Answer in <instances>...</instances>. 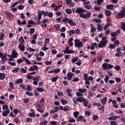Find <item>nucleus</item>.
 <instances>
[{
    "instance_id": "obj_1",
    "label": "nucleus",
    "mask_w": 125,
    "mask_h": 125,
    "mask_svg": "<svg viewBox=\"0 0 125 125\" xmlns=\"http://www.w3.org/2000/svg\"><path fill=\"white\" fill-rule=\"evenodd\" d=\"M106 37H103L101 42H100V43L99 44V47L102 48L104 47L107 44L108 41L106 40Z\"/></svg>"
},
{
    "instance_id": "obj_2",
    "label": "nucleus",
    "mask_w": 125,
    "mask_h": 125,
    "mask_svg": "<svg viewBox=\"0 0 125 125\" xmlns=\"http://www.w3.org/2000/svg\"><path fill=\"white\" fill-rule=\"evenodd\" d=\"M102 67L103 68L104 70H108V69H112V68L114 67V65L110 63L104 62L102 65Z\"/></svg>"
},
{
    "instance_id": "obj_3",
    "label": "nucleus",
    "mask_w": 125,
    "mask_h": 125,
    "mask_svg": "<svg viewBox=\"0 0 125 125\" xmlns=\"http://www.w3.org/2000/svg\"><path fill=\"white\" fill-rule=\"evenodd\" d=\"M117 15L119 18H124L125 17V8L122 7V9L117 14Z\"/></svg>"
},
{
    "instance_id": "obj_4",
    "label": "nucleus",
    "mask_w": 125,
    "mask_h": 125,
    "mask_svg": "<svg viewBox=\"0 0 125 125\" xmlns=\"http://www.w3.org/2000/svg\"><path fill=\"white\" fill-rule=\"evenodd\" d=\"M74 44L75 47H78V48H81V47H83V42H81L79 40H75Z\"/></svg>"
},
{
    "instance_id": "obj_5",
    "label": "nucleus",
    "mask_w": 125,
    "mask_h": 125,
    "mask_svg": "<svg viewBox=\"0 0 125 125\" xmlns=\"http://www.w3.org/2000/svg\"><path fill=\"white\" fill-rule=\"evenodd\" d=\"M90 15H91V13H87L86 14L83 13L80 14V17L83 18L84 19L89 18V17H90Z\"/></svg>"
},
{
    "instance_id": "obj_6",
    "label": "nucleus",
    "mask_w": 125,
    "mask_h": 125,
    "mask_svg": "<svg viewBox=\"0 0 125 125\" xmlns=\"http://www.w3.org/2000/svg\"><path fill=\"white\" fill-rule=\"evenodd\" d=\"M44 101L45 100L44 99H42L37 104L38 108H41L42 107H43V103H44Z\"/></svg>"
},
{
    "instance_id": "obj_7",
    "label": "nucleus",
    "mask_w": 125,
    "mask_h": 125,
    "mask_svg": "<svg viewBox=\"0 0 125 125\" xmlns=\"http://www.w3.org/2000/svg\"><path fill=\"white\" fill-rule=\"evenodd\" d=\"M38 69V66L34 65V66H30V67L28 69V70L30 72H33L34 71H37Z\"/></svg>"
},
{
    "instance_id": "obj_8",
    "label": "nucleus",
    "mask_w": 125,
    "mask_h": 125,
    "mask_svg": "<svg viewBox=\"0 0 125 125\" xmlns=\"http://www.w3.org/2000/svg\"><path fill=\"white\" fill-rule=\"evenodd\" d=\"M76 12L77 13H83V12H85V10L83 9V8L82 7H78L76 10Z\"/></svg>"
},
{
    "instance_id": "obj_9",
    "label": "nucleus",
    "mask_w": 125,
    "mask_h": 125,
    "mask_svg": "<svg viewBox=\"0 0 125 125\" xmlns=\"http://www.w3.org/2000/svg\"><path fill=\"white\" fill-rule=\"evenodd\" d=\"M69 46H67L65 48V50L63 51V52L65 53H66V54H70L71 53H73L74 51L69 50Z\"/></svg>"
},
{
    "instance_id": "obj_10",
    "label": "nucleus",
    "mask_w": 125,
    "mask_h": 125,
    "mask_svg": "<svg viewBox=\"0 0 125 125\" xmlns=\"http://www.w3.org/2000/svg\"><path fill=\"white\" fill-rule=\"evenodd\" d=\"M72 91H73L72 89H66L67 95L69 96V97H72V96H73V94H72Z\"/></svg>"
},
{
    "instance_id": "obj_11",
    "label": "nucleus",
    "mask_w": 125,
    "mask_h": 125,
    "mask_svg": "<svg viewBox=\"0 0 125 125\" xmlns=\"http://www.w3.org/2000/svg\"><path fill=\"white\" fill-rule=\"evenodd\" d=\"M10 113V110H5L2 113L3 117H7V115Z\"/></svg>"
},
{
    "instance_id": "obj_12",
    "label": "nucleus",
    "mask_w": 125,
    "mask_h": 125,
    "mask_svg": "<svg viewBox=\"0 0 125 125\" xmlns=\"http://www.w3.org/2000/svg\"><path fill=\"white\" fill-rule=\"evenodd\" d=\"M68 24H69L70 26H71V27H73L74 26H76V25H77V24L76 23V22H75L74 21H73L72 19H70L69 21H68Z\"/></svg>"
},
{
    "instance_id": "obj_13",
    "label": "nucleus",
    "mask_w": 125,
    "mask_h": 125,
    "mask_svg": "<svg viewBox=\"0 0 125 125\" xmlns=\"http://www.w3.org/2000/svg\"><path fill=\"white\" fill-rule=\"evenodd\" d=\"M114 4H108L106 6V7L107 9H110L111 10H114Z\"/></svg>"
},
{
    "instance_id": "obj_14",
    "label": "nucleus",
    "mask_w": 125,
    "mask_h": 125,
    "mask_svg": "<svg viewBox=\"0 0 125 125\" xmlns=\"http://www.w3.org/2000/svg\"><path fill=\"white\" fill-rule=\"evenodd\" d=\"M117 36H118V35L116 34V32L111 34V37L113 38L111 39L112 42H114V41H116V40H117V38L116 37Z\"/></svg>"
},
{
    "instance_id": "obj_15",
    "label": "nucleus",
    "mask_w": 125,
    "mask_h": 125,
    "mask_svg": "<svg viewBox=\"0 0 125 125\" xmlns=\"http://www.w3.org/2000/svg\"><path fill=\"white\" fill-rule=\"evenodd\" d=\"M107 99H108L107 97H104L103 99L101 100V103H102L103 105H105V104H106Z\"/></svg>"
},
{
    "instance_id": "obj_16",
    "label": "nucleus",
    "mask_w": 125,
    "mask_h": 125,
    "mask_svg": "<svg viewBox=\"0 0 125 125\" xmlns=\"http://www.w3.org/2000/svg\"><path fill=\"white\" fill-rule=\"evenodd\" d=\"M77 101H78V102L83 103V102L85 101V99H84L83 97H78L77 98Z\"/></svg>"
},
{
    "instance_id": "obj_17",
    "label": "nucleus",
    "mask_w": 125,
    "mask_h": 125,
    "mask_svg": "<svg viewBox=\"0 0 125 125\" xmlns=\"http://www.w3.org/2000/svg\"><path fill=\"white\" fill-rule=\"evenodd\" d=\"M19 48L21 51H24V50H25V46L22 43L19 44Z\"/></svg>"
},
{
    "instance_id": "obj_18",
    "label": "nucleus",
    "mask_w": 125,
    "mask_h": 125,
    "mask_svg": "<svg viewBox=\"0 0 125 125\" xmlns=\"http://www.w3.org/2000/svg\"><path fill=\"white\" fill-rule=\"evenodd\" d=\"M67 80H71L72 77H74V74L72 72H69L67 74Z\"/></svg>"
},
{
    "instance_id": "obj_19",
    "label": "nucleus",
    "mask_w": 125,
    "mask_h": 125,
    "mask_svg": "<svg viewBox=\"0 0 125 125\" xmlns=\"http://www.w3.org/2000/svg\"><path fill=\"white\" fill-rule=\"evenodd\" d=\"M90 27H91V32L95 33V32H96V28L94 27V25H93V24H91Z\"/></svg>"
},
{
    "instance_id": "obj_20",
    "label": "nucleus",
    "mask_w": 125,
    "mask_h": 125,
    "mask_svg": "<svg viewBox=\"0 0 125 125\" xmlns=\"http://www.w3.org/2000/svg\"><path fill=\"white\" fill-rule=\"evenodd\" d=\"M73 41H74V39L71 38L68 41V42H69V46H70V47H72V46L74 45V43L73 42Z\"/></svg>"
},
{
    "instance_id": "obj_21",
    "label": "nucleus",
    "mask_w": 125,
    "mask_h": 125,
    "mask_svg": "<svg viewBox=\"0 0 125 125\" xmlns=\"http://www.w3.org/2000/svg\"><path fill=\"white\" fill-rule=\"evenodd\" d=\"M12 57H13V58H17V52H16V51H15V50H13L12 51Z\"/></svg>"
},
{
    "instance_id": "obj_22",
    "label": "nucleus",
    "mask_w": 125,
    "mask_h": 125,
    "mask_svg": "<svg viewBox=\"0 0 125 125\" xmlns=\"http://www.w3.org/2000/svg\"><path fill=\"white\" fill-rule=\"evenodd\" d=\"M69 21H70V19L68 18L67 17H65L62 20V23H69Z\"/></svg>"
},
{
    "instance_id": "obj_23",
    "label": "nucleus",
    "mask_w": 125,
    "mask_h": 125,
    "mask_svg": "<svg viewBox=\"0 0 125 125\" xmlns=\"http://www.w3.org/2000/svg\"><path fill=\"white\" fill-rule=\"evenodd\" d=\"M33 81V84H34V85H38V81H40V79L34 78Z\"/></svg>"
},
{
    "instance_id": "obj_24",
    "label": "nucleus",
    "mask_w": 125,
    "mask_h": 125,
    "mask_svg": "<svg viewBox=\"0 0 125 125\" xmlns=\"http://www.w3.org/2000/svg\"><path fill=\"white\" fill-rule=\"evenodd\" d=\"M55 110H51L50 111V114H54V113H56V112H58V110H59V108L58 107H54Z\"/></svg>"
},
{
    "instance_id": "obj_25",
    "label": "nucleus",
    "mask_w": 125,
    "mask_h": 125,
    "mask_svg": "<svg viewBox=\"0 0 125 125\" xmlns=\"http://www.w3.org/2000/svg\"><path fill=\"white\" fill-rule=\"evenodd\" d=\"M97 27L98 32H100V31H102V30H103V27L100 24H98Z\"/></svg>"
},
{
    "instance_id": "obj_26",
    "label": "nucleus",
    "mask_w": 125,
    "mask_h": 125,
    "mask_svg": "<svg viewBox=\"0 0 125 125\" xmlns=\"http://www.w3.org/2000/svg\"><path fill=\"white\" fill-rule=\"evenodd\" d=\"M87 89H86V88H79V89H78V91L79 92H81V93H82V94H83V93H84V92H86V91H87Z\"/></svg>"
},
{
    "instance_id": "obj_27",
    "label": "nucleus",
    "mask_w": 125,
    "mask_h": 125,
    "mask_svg": "<svg viewBox=\"0 0 125 125\" xmlns=\"http://www.w3.org/2000/svg\"><path fill=\"white\" fill-rule=\"evenodd\" d=\"M104 13L106 16H111V15H112V12L110 11H109L108 10H106L104 11Z\"/></svg>"
},
{
    "instance_id": "obj_28",
    "label": "nucleus",
    "mask_w": 125,
    "mask_h": 125,
    "mask_svg": "<svg viewBox=\"0 0 125 125\" xmlns=\"http://www.w3.org/2000/svg\"><path fill=\"white\" fill-rule=\"evenodd\" d=\"M61 102L62 103V104L63 105H66V104H68V101L64 99H62L61 100Z\"/></svg>"
},
{
    "instance_id": "obj_29",
    "label": "nucleus",
    "mask_w": 125,
    "mask_h": 125,
    "mask_svg": "<svg viewBox=\"0 0 125 125\" xmlns=\"http://www.w3.org/2000/svg\"><path fill=\"white\" fill-rule=\"evenodd\" d=\"M32 89L33 88L31 86V85L29 84L27 85L26 88H25V90H27V91H31Z\"/></svg>"
},
{
    "instance_id": "obj_30",
    "label": "nucleus",
    "mask_w": 125,
    "mask_h": 125,
    "mask_svg": "<svg viewBox=\"0 0 125 125\" xmlns=\"http://www.w3.org/2000/svg\"><path fill=\"white\" fill-rule=\"evenodd\" d=\"M36 89L39 92H43V91H45L44 89H43L42 87H37V88H36Z\"/></svg>"
},
{
    "instance_id": "obj_31",
    "label": "nucleus",
    "mask_w": 125,
    "mask_h": 125,
    "mask_svg": "<svg viewBox=\"0 0 125 125\" xmlns=\"http://www.w3.org/2000/svg\"><path fill=\"white\" fill-rule=\"evenodd\" d=\"M36 32V29L34 28H32L30 29L29 34L30 35H33Z\"/></svg>"
},
{
    "instance_id": "obj_32",
    "label": "nucleus",
    "mask_w": 125,
    "mask_h": 125,
    "mask_svg": "<svg viewBox=\"0 0 125 125\" xmlns=\"http://www.w3.org/2000/svg\"><path fill=\"white\" fill-rule=\"evenodd\" d=\"M23 83V79L21 78L16 81V84H19L20 83Z\"/></svg>"
},
{
    "instance_id": "obj_33",
    "label": "nucleus",
    "mask_w": 125,
    "mask_h": 125,
    "mask_svg": "<svg viewBox=\"0 0 125 125\" xmlns=\"http://www.w3.org/2000/svg\"><path fill=\"white\" fill-rule=\"evenodd\" d=\"M75 33H76V31H75V30H70L69 33V35L70 37H72V36H73V35H74Z\"/></svg>"
},
{
    "instance_id": "obj_34",
    "label": "nucleus",
    "mask_w": 125,
    "mask_h": 125,
    "mask_svg": "<svg viewBox=\"0 0 125 125\" xmlns=\"http://www.w3.org/2000/svg\"><path fill=\"white\" fill-rule=\"evenodd\" d=\"M80 114V112L79 111H76L74 112L73 113V117L77 119L78 117H79V114Z\"/></svg>"
},
{
    "instance_id": "obj_35",
    "label": "nucleus",
    "mask_w": 125,
    "mask_h": 125,
    "mask_svg": "<svg viewBox=\"0 0 125 125\" xmlns=\"http://www.w3.org/2000/svg\"><path fill=\"white\" fill-rule=\"evenodd\" d=\"M6 14L7 15L8 17L9 18H10V19H13V15L10 13V12H7Z\"/></svg>"
},
{
    "instance_id": "obj_36",
    "label": "nucleus",
    "mask_w": 125,
    "mask_h": 125,
    "mask_svg": "<svg viewBox=\"0 0 125 125\" xmlns=\"http://www.w3.org/2000/svg\"><path fill=\"white\" fill-rule=\"evenodd\" d=\"M19 42H21L22 44H24L25 42L24 41V38L21 36L19 39Z\"/></svg>"
},
{
    "instance_id": "obj_37",
    "label": "nucleus",
    "mask_w": 125,
    "mask_h": 125,
    "mask_svg": "<svg viewBox=\"0 0 125 125\" xmlns=\"http://www.w3.org/2000/svg\"><path fill=\"white\" fill-rule=\"evenodd\" d=\"M69 123H76V120L74 117H70L69 119Z\"/></svg>"
},
{
    "instance_id": "obj_38",
    "label": "nucleus",
    "mask_w": 125,
    "mask_h": 125,
    "mask_svg": "<svg viewBox=\"0 0 125 125\" xmlns=\"http://www.w3.org/2000/svg\"><path fill=\"white\" fill-rule=\"evenodd\" d=\"M44 42H45L44 43V46H46L47 45V43L49 42V38H45Z\"/></svg>"
},
{
    "instance_id": "obj_39",
    "label": "nucleus",
    "mask_w": 125,
    "mask_h": 125,
    "mask_svg": "<svg viewBox=\"0 0 125 125\" xmlns=\"http://www.w3.org/2000/svg\"><path fill=\"white\" fill-rule=\"evenodd\" d=\"M122 55H123V52H118V53L115 54V56L116 57H120V56H122Z\"/></svg>"
},
{
    "instance_id": "obj_40",
    "label": "nucleus",
    "mask_w": 125,
    "mask_h": 125,
    "mask_svg": "<svg viewBox=\"0 0 125 125\" xmlns=\"http://www.w3.org/2000/svg\"><path fill=\"white\" fill-rule=\"evenodd\" d=\"M76 95L78 97H83V94L79 91L76 92Z\"/></svg>"
},
{
    "instance_id": "obj_41",
    "label": "nucleus",
    "mask_w": 125,
    "mask_h": 125,
    "mask_svg": "<svg viewBox=\"0 0 125 125\" xmlns=\"http://www.w3.org/2000/svg\"><path fill=\"white\" fill-rule=\"evenodd\" d=\"M19 70H20V67L15 68L14 69L12 70V73H17V72L19 71Z\"/></svg>"
},
{
    "instance_id": "obj_42",
    "label": "nucleus",
    "mask_w": 125,
    "mask_h": 125,
    "mask_svg": "<svg viewBox=\"0 0 125 125\" xmlns=\"http://www.w3.org/2000/svg\"><path fill=\"white\" fill-rule=\"evenodd\" d=\"M2 108L3 110H9V109H8V106H7V105H6V104H4V105H2Z\"/></svg>"
},
{
    "instance_id": "obj_43",
    "label": "nucleus",
    "mask_w": 125,
    "mask_h": 125,
    "mask_svg": "<svg viewBox=\"0 0 125 125\" xmlns=\"http://www.w3.org/2000/svg\"><path fill=\"white\" fill-rule=\"evenodd\" d=\"M50 80H51V81H52V82H53V83H54V82H56L57 81V80H58V77H53Z\"/></svg>"
},
{
    "instance_id": "obj_44",
    "label": "nucleus",
    "mask_w": 125,
    "mask_h": 125,
    "mask_svg": "<svg viewBox=\"0 0 125 125\" xmlns=\"http://www.w3.org/2000/svg\"><path fill=\"white\" fill-rule=\"evenodd\" d=\"M5 79V75L3 73L0 74V80H4Z\"/></svg>"
},
{
    "instance_id": "obj_45",
    "label": "nucleus",
    "mask_w": 125,
    "mask_h": 125,
    "mask_svg": "<svg viewBox=\"0 0 125 125\" xmlns=\"http://www.w3.org/2000/svg\"><path fill=\"white\" fill-rule=\"evenodd\" d=\"M44 63L45 64V65H51V64H52V61H46L44 62Z\"/></svg>"
},
{
    "instance_id": "obj_46",
    "label": "nucleus",
    "mask_w": 125,
    "mask_h": 125,
    "mask_svg": "<svg viewBox=\"0 0 125 125\" xmlns=\"http://www.w3.org/2000/svg\"><path fill=\"white\" fill-rule=\"evenodd\" d=\"M65 12L67 14H72V10L69 9H66L65 10Z\"/></svg>"
},
{
    "instance_id": "obj_47",
    "label": "nucleus",
    "mask_w": 125,
    "mask_h": 125,
    "mask_svg": "<svg viewBox=\"0 0 125 125\" xmlns=\"http://www.w3.org/2000/svg\"><path fill=\"white\" fill-rule=\"evenodd\" d=\"M91 89L93 91H96L97 89V85H94L92 87H91Z\"/></svg>"
},
{
    "instance_id": "obj_48",
    "label": "nucleus",
    "mask_w": 125,
    "mask_h": 125,
    "mask_svg": "<svg viewBox=\"0 0 125 125\" xmlns=\"http://www.w3.org/2000/svg\"><path fill=\"white\" fill-rule=\"evenodd\" d=\"M9 87L11 88V89H13L14 88V85L13 84V82H10L9 83Z\"/></svg>"
},
{
    "instance_id": "obj_49",
    "label": "nucleus",
    "mask_w": 125,
    "mask_h": 125,
    "mask_svg": "<svg viewBox=\"0 0 125 125\" xmlns=\"http://www.w3.org/2000/svg\"><path fill=\"white\" fill-rule=\"evenodd\" d=\"M109 79H110V77H109V76H108L107 75H106L104 79V82H105V83H107V82L109 81Z\"/></svg>"
},
{
    "instance_id": "obj_50",
    "label": "nucleus",
    "mask_w": 125,
    "mask_h": 125,
    "mask_svg": "<svg viewBox=\"0 0 125 125\" xmlns=\"http://www.w3.org/2000/svg\"><path fill=\"white\" fill-rule=\"evenodd\" d=\"M26 78L28 79V80H33L34 79V77L30 75H27L26 76Z\"/></svg>"
},
{
    "instance_id": "obj_51",
    "label": "nucleus",
    "mask_w": 125,
    "mask_h": 125,
    "mask_svg": "<svg viewBox=\"0 0 125 125\" xmlns=\"http://www.w3.org/2000/svg\"><path fill=\"white\" fill-rule=\"evenodd\" d=\"M92 7V6L90 4H87L85 6V8H86V9H90Z\"/></svg>"
},
{
    "instance_id": "obj_52",
    "label": "nucleus",
    "mask_w": 125,
    "mask_h": 125,
    "mask_svg": "<svg viewBox=\"0 0 125 125\" xmlns=\"http://www.w3.org/2000/svg\"><path fill=\"white\" fill-rule=\"evenodd\" d=\"M24 7H25L24 5H20L18 6V9L19 10H22V9H24Z\"/></svg>"
},
{
    "instance_id": "obj_53",
    "label": "nucleus",
    "mask_w": 125,
    "mask_h": 125,
    "mask_svg": "<svg viewBox=\"0 0 125 125\" xmlns=\"http://www.w3.org/2000/svg\"><path fill=\"white\" fill-rule=\"evenodd\" d=\"M27 50H28V51L32 52H35V51H36V49H35L32 48H31V47H29L27 49Z\"/></svg>"
},
{
    "instance_id": "obj_54",
    "label": "nucleus",
    "mask_w": 125,
    "mask_h": 125,
    "mask_svg": "<svg viewBox=\"0 0 125 125\" xmlns=\"http://www.w3.org/2000/svg\"><path fill=\"white\" fill-rule=\"evenodd\" d=\"M79 58H78V57H75L74 58L72 59V62H73V63H75V62H77V61H78Z\"/></svg>"
},
{
    "instance_id": "obj_55",
    "label": "nucleus",
    "mask_w": 125,
    "mask_h": 125,
    "mask_svg": "<svg viewBox=\"0 0 125 125\" xmlns=\"http://www.w3.org/2000/svg\"><path fill=\"white\" fill-rule=\"evenodd\" d=\"M57 94L58 96H63L64 95V93L61 91H58Z\"/></svg>"
},
{
    "instance_id": "obj_56",
    "label": "nucleus",
    "mask_w": 125,
    "mask_h": 125,
    "mask_svg": "<svg viewBox=\"0 0 125 125\" xmlns=\"http://www.w3.org/2000/svg\"><path fill=\"white\" fill-rule=\"evenodd\" d=\"M115 113H117V114H123V113H124V112H123V110H122L121 109H119V110H116Z\"/></svg>"
},
{
    "instance_id": "obj_57",
    "label": "nucleus",
    "mask_w": 125,
    "mask_h": 125,
    "mask_svg": "<svg viewBox=\"0 0 125 125\" xmlns=\"http://www.w3.org/2000/svg\"><path fill=\"white\" fill-rule=\"evenodd\" d=\"M93 121H96V120H98V115H93Z\"/></svg>"
},
{
    "instance_id": "obj_58",
    "label": "nucleus",
    "mask_w": 125,
    "mask_h": 125,
    "mask_svg": "<svg viewBox=\"0 0 125 125\" xmlns=\"http://www.w3.org/2000/svg\"><path fill=\"white\" fill-rule=\"evenodd\" d=\"M121 24L122 26V30H123V31H125V23L124 22H121Z\"/></svg>"
},
{
    "instance_id": "obj_59",
    "label": "nucleus",
    "mask_w": 125,
    "mask_h": 125,
    "mask_svg": "<svg viewBox=\"0 0 125 125\" xmlns=\"http://www.w3.org/2000/svg\"><path fill=\"white\" fill-rule=\"evenodd\" d=\"M36 116V113L35 112L29 113V117H34Z\"/></svg>"
},
{
    "instance_id": "obj_60",
    "label": "nucleus",
    "mask_w": 125,
    "mask_h": 125,
    "mask_svg": "<svg viewBox=\"0 0 125 125\" xmlns=\"http://www.w3.org/2000/svg\"><path fill=\"white\" fill-rule=\"evenodd\" d=\"M114 69L116 70L117 71H120L121 70V66L119 65H116L114 66Z\"/></svg>"
},
{
    "instance_id": "obj_61",
    "label": "nucleus",
    "mask_w": 125,
    "mask_h": 125,
    "mask_svg": "<svg viewBox=\"0 0 125 125\" xmlns=\"http://www.w3.org/2000/svg\"><path fill=\"white\" fill-rule=\"evenodd\" d=\"M47 121H43L41 123H40V125H47Z\"/></svg>"
},
{
    "instance_id": "obj_62",
    "label": "nucleus",
    "mask_w": 125,
    "mask_h": 125,
    "mask_svg": "<svg viewBox=\"0 0 125 125\" xmlns=\"http://www.w3.org/2000/svg\"><path fill=\"white\" fill-rule=\"evenodd\" d=\"M20 71L21 73H27V70L24 68H21Z\"/></svg>"
},
{
    "instance_id": "obj_63",
    "label": "nucleus",
    "mask_w": 125,
    "mask_h": 125,
    "mask_svg": "<svg viewBox=\"0 0 125 125\" xmlns=\"http://www.w3.org/2000/svg\"><path fill=\"white\" fill-rule=\"evenodd\" d=\"M85 81H93V77H92V76H89V77L86 78Z\"/></svg>"
},
{
    "instance_id": "obj_64",
    "label": "nucleus",
    "mask_w": 125,
    "mask_h": 125,
    "mask_svg": "<svg viewBox=\"0 0 125 125\" xmlns=\"http://www.w3.org/2000/svg\"><path fill=\"white\" fill-rule=\"evenodd\" d=\"M98 110H101L103 112H104V105H102L101 107H98Z\"/></svg>"
}]
</instances>
